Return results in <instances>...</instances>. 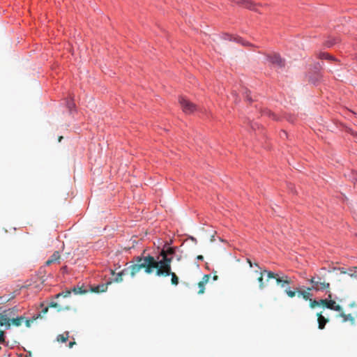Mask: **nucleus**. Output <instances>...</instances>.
Instances as JSON below:
<instances>
[{"instance_id": "c756f323", "label": "nucleus", "mask_w": 357, "mask_h": 357, "mask_svg": "<svg viewBox=\"0 0 357 357\" xmlns=\"http://www.w3.org/2000/svg\"><path fill=\"white\" fill-rule=\"evenodd\" d=\"M120 273H122V275H128L129 274L130 275V266L126 268H124L123 270H122L121 272H119Z\"/></svg>"}, {"instance_id": "2eb2a0df", "label": "nucleus", "mask_w": 357, "mask_h": 357, "mask_svg": "<svg viewBox=\"0 0 357 357\" xmlns=\"http://www.w3.org/2000/svg\"><path fill=\"white\" fill-rule=\"evenodd\" d=\"M266 271H268L266 269L261 271L259 272V276L257 278V280L259 282V287L261 289H263L265 287V284L264 282V275H267V272H266Z\"/></svg>"}, {"instance_id": "6e6552de", "label": "nucleus", "mask_w": 357, "mask_h": 357, "mask_svg": "<svg viewBox=\"0 0 357 357\" xmlns=\"http://www.w3.org/2000/svg\"><path fill=\"white\" fill-rule=\"evenodd\" d=\"M268 60L269 61L273 63V65L278 66V67H282L284 66V61L282 59V58L278 54H273L271 56H268Z\"/></svg>"}, {"instance_id": "aec40b11", "label": "nucleus", "mask_w": 357, "mask_h": 357, "mask_svg": "<svg viewBox=\"0 0 357 357\" xmlns=\"http://www.w3.org/2000/svg\"><path fill=\"white\" fill-rule=\"evenodd\" d=\"M69 338V333L65 332L63 334H60L57 336L56 340L58 342H66Z\"/></svg>"}, {"instance_id": "f257e3e1", "label": "nucleus", "mask_w": 357, "mask_h": 357, "mask_svg": "<svg viewBox=\"0 0 357 357\" xmlns=\"http://www.w3.org/2000/svg\"><path fill=\"white\" fill-rule=\"evenodd\" d=\"M157 268V259L153 256H137L134 258V264L130 266V275L134 278L142 270H144L146 274L150 275L153 273L154 271L156 272Z\"/></svg>"}, {"instance_id": "4c0bfd02", "label": "nucleus", "mask_w": 357, "mask_h": 357, "mask_svg": "<svg viewBox=\"0 0 357 357\" xmlns=\"http://www.w3.org/2000/svg\"><path fill=\"white\" fill-rule=\"evenodd\" d=\"M247 261L250 264V266L252 267V261L249 259H247Z\"/></svg>"}, {"instance_id": "9b49d317", "label": "nucleus", "mask_w": 357, "mask_h": 357, "mask_svg": "<svg viewBox=\"0 0 357 357\" xmlns=\"http://www.w3.org/2000/svg\"><path fill=\"white\" fill-rule=\"evenodd\" d=\"M317 321H318V328L321 330L324 329L326 323L328 322V319L325 318L321 313H317Z\"/></svg>"}, {"instance_id": "39448f33", "label": "nucleus", "mask_w": 357, "mask_h": 357, "mask_svg": "<svg viewBox=\"0 0 357 357\" xmlns=\"http://www.w3.org/2000/svg\"><path fill=\"white\" fill-rule=\"evenodd\" d=\"M321 305L331 310L337 312L342 311V307L339 304H337L335 301L332 300V295L331 292H329L327 298L321 299Z\"/></svg>"}, {"instance_id": "72a5a7b5", "label": "nucleus", "mask_w": 357, "mask_h": 357, "mask_svg": "<svg viewBox=\"0 0 357 357\" xmlns=\"http://www.w3.org/2000/svg\"><path fill=\"white\" fill-rule=\"evenodd\" d=\"M70 309V306H66V307H63V308L59 307V308L58 309V311H61V310H69Z\"/></svg>"}, {"instance_id": "7c9ffc66", "label": "nucleus", "mask_w": 357, "mask_h": 357, "mask_svg": "<svg viewBox=\"0 0 357 357\" xmlns=\"http://www.w3.org/2000/svg\"><path fill=\"white\" fill-rule=\"evenodd\" d=\"M67 106L70 110L73 109L75 107V104L73 102L70 101L67 103Z\"/></svg>"}, {"instance_id": "4be33fe9", "label": "nucleus", "mask_w": 357, "mask_h": 357, "mask_svg": "<svg viewBox=\"0 0 357 357\" xmlns=\"http://www.w3.org/2000/svg\"><path fill=\"white\" fill-rule=\"evenodd\" d=\"M309 301H310V307L311 308H314L317 306L321 305V300L316 301V300H313V299L310 298Z\"/></svg>"}, {"instance_id": "cd10ccee", "label": "nucleus", "mask_w": 357, "mask_h": 357, "mask_svg": "<svg viewBox=\"0 0 357 357\" xmlns=\"http://www.w3.org/2000/svg\"><path fill=\"white\" fill-rule=\"evenodd\" d=\"M41 316H42V315H41V314H39L36 317H33V319H26V320L25 321L26 326V327H30V326H31V324L33 321L36 320L39 317H41Z\"/></svg>"}, {"instance_id": "ea45409f", "label": "nucleus", "mask_w": 357, "mask_h": 357, "mask_svg": "<svg viewBox=\"0 0 357 357\" xmlns=\"http://www.w3.org/2000/svg\"><path fill=\"white\" fill-rule=\"evenodd\" d=\"M214 241H215V236H214V235H212L211 237V241L213 242Z\"/></svg>"}, {"instance_id": "ddd939ff", "label": "nucleus", "mask_w": 357, "mask_h": 357, "mask_svg": "<svg viewBox=\"0 0 357 357\" xmlns=\"http://www.w3.org/2000/svg\"><path fill=\"white\" fill-rule=\"evenodd\" d=\"M60 257H61V256H60L59 252L58 251H55L52 255L50 258L46 261L45 264H46V265L49 266V265L52 264V263L59 261Z\"/></svg>"}, {"instance_id": "412c9836", "label": "nucleus", "mask_w": 357, "mask_h": 357, "mask_svg": "<svg viewBox=\"0 0 357 357\" xmlns=\"http://www.w3.org/2000/svg\"><path fill=\"white\" fill-rule=\"evenodd\" d=\"M169 275L171 276V283H172V284L176 286L178 284V282H179L178 281V278L176 275L175 273L172 272V269L170 270Z\"/></svg>"}, {"instance_id": "79ce46f5", "label": "nucleus", "mask_w": 357, "mask_h": 357, "mask_svg": "<svg viewBox=\"0 0 357 357\" xmlns=\"http://www.w3.org/2000/svg\"><path fill=\"white\" fill-rule=\"evenodd\" d=\"M111 273H112V275H114L115 274L114 271H111Z\"/></svg>"}, {"instance_id": "4468645a", "label": "nucleus", "mask_w": 357, "mask_h": 357, "mask_svg": "<svg viewBox=\"0 0 357 357\" xmlns=\"http://www.w3.org/2000/svg\"><path fill=\"white\" fill-rule=\"evenodd\" d=\"M0 326H5L6 328H10V319L7 317L6 315H3L0 314Z\"/></svg>"}, {"instance_id": "423d86ee", "label": "nucleus", "mask_w": 357, "mask_h": 357, "mask_svg": "<svg viewBox=\"0 0 357 357\" xmlns=\"http://www.w3.org/2000/svg\"><path fill=\"white\" fill-rule=\"evenodd\" d=\"M179 103L184 113L190 114L197 109V106L183 97L179 98Z\"/></svg>"}, {"instance_id": "a878e982", "label": "nucleus", "mask_w": 357, "mask_h": 357, "mask_svg": "<svg viewBox=\"0 0 357 357\" xmlns=\"http://www.w3.org/2000/svg\"><path fill=\"white\" fill-rule=\"evenodd\" d=\"M71 290H66L65 291H62L56 295V298H59L60 296H63L64 298L68 297L71 294Z\"/></svg>"}, {"instance_id": "393cba45", "label": "nucleus", "mask_w": 357, "mask_h": 357, "mask_svg": "<svg viewBox=\"0 0 357 357\" xmlns=\"http://www.w3.org/2000/svg\"><path fill=\"white\" fill-rule=\"evenodd\" d=\"M161 252H164L167 256H169L174 254L175 250L174 248L168 247L166 250L163 249Z\"/></svg>"}, {"instance_id": "f03ea898", "label": "nucleus", "mask_w": 357, "mask_h": 357, "mask_svg": "<svg viewBox=\"0 0 357 357\" xmlns=\"http://www.w3.org/2000/svg\"><path fill=\"white\" fill-rule=\"evenodd\" d=\"M310 283L312 284L311 287H307L308 291H326L330 292L331 284L327 282L324 277H322L318 274H314L309 280Z\"/></svg>"}, {"instance_id": "f3484780", "label": "nucleus", "mask_w": 357, "mask_h": 357, "mask_svg": "<svg viewBox=\"0 0 357 357\" xmlns=\"http://www.w3.org/2000/svg\"><path fill=\"white\" fill-rule=\"evenodd\" d=\"M342 273L348 274L351 278H357V266L349 268L348 271H342Z\"/></svg>"}, {"instance_id": "6ab92c4d", "label": "nucleus", "mask_w": 357, "mask_h": 357, "mask_svg": "<svg viewBox=\"0 0 357 357\" xmlns=\"http://www.w3.org/2000/svg\"><path fill=\"white\" fill-rule=\"evenodd\" d=\"M71 292H73L75 294H84L87 293V290L84 289L82 287H74L71 289Z\"/></svg>"}, {"instance_id": "37998d69", "label": "nucleus", "mask_w": 357, "mask_h": 357, "mask_svg": "<svg viewBox=\"0 0 357 357\" xmlns=\"http://www.w3.org/2000/svg\"><path fill=\"white\" fill-rule=\"evenodd\" d=\"M282 133L284 135H287L286 132L284 131L282 132Z\"/></svg>"}, {"instance_id": "0eeeda50", "label": "nucleus", "mask_w": 357, "mask_h": 357, "mask_svg": "<svg viewBox=\"0 0 357 357\" xmlns=\"http://www.w3.org/2000/svg\"><path fill=\"white\" fill-rule=\"evenodd\" d=\"M211 275H204L201 281L198 282V294H203L205 291V285L208 282Z\"/></svg>"}, {"instance_id": "7ed1b4c3", "label": "nucleus", "mask_w": 357, "mask_h": 357, "mask_svg": "<svg viewBox=\"0 0 357 357\" xmlns=\"http://www.w3.org/2000/svg\"><path fill=\"white\" fill-rule=\"evenodd\" d=\"M160 256L162 257L160 260H157L158 268L156 275L158 277L169 276L171 268V263L172 257L167 256L164 252H160Z\"/></svg>"}, {"instance_id": "c9c22d12", "label": "nucleus", "mask_w": 357, "mask_h": 357, "mask_svg": "<svg viewBox=\"0 0 357 357\" xmlns=\"http://www.w3.org/2000/svg\"><path fill=\"white\" fill-rule=\"evenodd\" d=\"M75 344H76V342L75 341L70 342L69 344H68L69 348H72L73 347V345H75Z\"/></svg>"}, {"instance_id": "1a4fd4ad", "label": "nucleus", "mask_w": 357, "mask_h": 357, "mask_svg": "<svg viewBox=\"0 0 357 357\" xmlns=\"http://www.w3.org/2000/svg\"><path fill=\"white\" fill-rule=\"evenodd\" d=\"M339 317L342 318L343 322L349 321L351 325L356 324V318L357 319V314L354 317L351 314H345L343 312H340Z\"/></svg>"}, {"instance_id": "a19ab883", "label": "nucleus", "mask_w": 357, "mask_h": 357, "mask_svg": "<svg viewBox=\"0 0 357 357\" xmlns=\"http://www.w3.org/2000/svg\"><path fill=\"white\" fill-rule=\"evenodd\" d=\"M62 139H63V137H62V136L59 137V142H61Z\"/></svg>"}, {"instance_id": "e433bc0d", "label": "nucleus", "mask_w": 357, "mask_h": 357, "mask_svg": "<svg viewBox=\"0 0 357 357\" xmlns=\"http://www.w3.org/2000/svg\"><path fill=\"white\" fill-rule=\"evenodd\" d=\"M197 260H202H202L204 259V257H203L202 255H198V256L197 257Z\"/></svg>"}, {"instance_id": "b1692460", "label": "nucleus", "mask_w": 357, "mask_h": 357, "mask_svg": "<svg viewBox=\"0 0 357 357\" xmlns=\"http://www.w3.org/2000/svg\"><path fill=\"white\" fill-rule=\"evenodd\" d=\"M234 40L236 41L237 43H241L244 46L251 45V44L248 42H245L242 38L241 37H234Z\"/></svg>"}, {"instance_id": "c03bdc74", "label": "nucleus", "mask_w": 357, "mask_h": 357, "mask_svg": "<svg viewBox=\"0 0 357 357\" xmlns=\"http://www.w3.org/2000/svg\"><path fill=\"white\" fill-rule=\"evenodd\" d=\"M1 349V347H0V349Z\"/></svg>"}, {"instance_id": "dca6fc26", "label": "nucleus", "mask_w": 357, "mask_h": 357, "mask_svg": "<svg viewBox=\"0 0 357 357\" xmlns=\"http://www.w3.org/2000/svg\"><path fill=\"white\" fill-rule=\"evenodd\" d=\"M310 291L307 289L305 291H298V296H302L305 301H310V296H312Z\"/></svg>"}, {"instance_id": "bb28decb", "label": "nucleus", "mask_w": 357, "mask_h": 357, "mask_svg": "<svg viewBox=\"0 0 357 357\" xmlns=\"http://www.w3.org/2000/svg\"><path fill=\"white\" fill-rule=\"evenodd\" d=\"M319 58L321 59H332V56H330L327 53H325V52H321L319 54Z\"/></svg>"}, {"instance_id": "5701e85b", "label": "nucleus", "mask_w": 357, "mask_h": 357, "mask_svg": "<svg viewBox=\"0 0 357 357\" xmlns=\"http://www.w3.org/2000/svg\"><path fill=\"white\" fill-rule=\"evenodd\" d=\"M285 293L287 294V296L290 298H294L296 295V293H298V291H296V290H291L289 289V287H287L285 289Z\"/></svg>"}, {"instance_id": "a211bd4d", "label": "nucleus", "mask_w": 357, "mask_h": 357, "mask_svg": "<svg viewBox=\"0 0 357 357\" xmlns=\"http://www.w3.org/2000/svg\"><path fill=\"white\" fill-rule=\"evenodd\" d=\"M25 320L24 317H17V318H14L10 320L11 323L15 326H20L22 324V322Z\"/></svg>"}, {"instance_id": "20e7f679", "label": "nucleus", "mask_w": 357, "mask_h": 357, "mask_svg": "<svg viewBox=\"0 0 357 357\" xmlns=\"http://www.w3.org/2000/svg\"><path fill=\"white\" fill-rule=\"evenodd\" d=\"M267 272V280L269 279H275L278 285L284 289L289 287V285L292 282L291 278L284 273H275L272 271Z\"/></svg>"}, {"instance_id": "f8f14e48", "label": "nucleus", "mask_w": 357, "mask_h": 357, "mask_svg": "<svg viewBox=\"0 0 357 357\" xmlns=\"http://www.w3.org/2000/svg\"><path fill=\"white\" fill-rule=\"evenodd\" d=\"M111 284H112V282H108L105 284L97 285L92 289V291L96 292V293L105 292L107 291L108 285H109Z\"/></svg>"}, {"instance_id": "2f4dec72", "label": "nucleus", "mask_w": 357, "mask_h": 357, "mask_svg": "<svg viewBox=\"0 0 357 357\" xmlns=\"http://www.w3.org/2000/svg\"><path fill=\"white\" fill-rule=\"evenodd\" d=\"M4 341V333L3 331H0V342H3Z\"/></svg>"}, {"instance_id": "c85d7f7f", "label": "nucleus", "mask_w": 357, "mask_h": 357, "mask_svg": "<svg viewBox=\"0 0 357 357\" xmlns=\"http://www.w3.org/2000/svg\"><path fill=\"white\" fill-rule=\"evenodd\" d=\"M115 282H121L123 281V275L122 273H119L116 277V278L114 280Z\"/></svg>"}, {"instance_id": "58836bf2", "label": "nucleus", "mask_w": 357, "mask_h": 357, "mask_svg": "<svg viewBox=\"0 0 357 357\" xmlns=\"http://www.w3.org/2000/svg\"><path fill=\"white\" fill-rule=\"evenodd\" d=\"M218 278V276L217 275H214L213 277V280H217Z\"/></svg>"}, {"instance_id": "9d476101", "label": "nucleus", "mask_w": 357, "mask_h": 357, "mask_svg": "<svg viewBox=\"0 0 357 357\" xmlns=\"http://www.w3.org/2000/svg\"><path fill=\"white\" fill-rule=\"evenodd\" d=\"M234 2L249 9L257 10L255 7L254 3L250 0H234Z\"/></svg>"}, {"instance_id": "473e14b6", "label": "nucleus", "mask_w": 357, "mask_h": 357, "mask_svg": "<svg viewBox=\"0 0 357 357\" xmlns=\"http://www.w3.org/2000/svg\"><path fill=\"white\" fill-rule=\"evenodd\" d=\"M50 307H59V305L57 303H55V302H52L50 304Z\"/></svg>"}, {"instance_id": "f704fd0d", "label": "nucleus", "mask_w": 357, "mask_h": 357, "mask_svg": "<svg viewBox=\"0 0 357 357\" xmlns=\"http://www.w3.org/2000/svg\"><path fill=\"white\" fill-rule=\"evenodd\" d=\"M47 311H48V307H47L44 308V309L41 311V313H42L43 314H45L47 312Z\"/></svg>"}]
</instances>
